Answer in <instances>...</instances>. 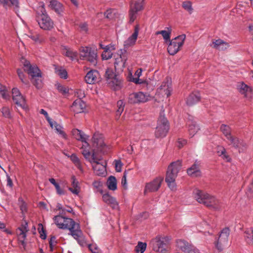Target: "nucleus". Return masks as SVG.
Returning <instances> with one entry per match:
<instances>
[{
  "mask_svg": "<svg viewBox=\"0 0 253 253\" xmlns=\"http://www.w3.org/2000/svg\"><path fill=\"white\" fill-rule=\"evenodd\" d=\"M187 143V141L184 139H179L177 141V147L179 148H181L183 146L186 145Z\"/></svg>",
  "mask_w": 253,
  "mask_h": 253,
  "instance_id": "680f3d73",
  "label": "nucleus"
},
{
  "mask_svg": "<svg viewBox=\"0 0 253 253\" xmlns=\"http://www.w3.org/2000/svg\"><path fill=\"white\" fill-rule=\"evenodd\" d=\"M126 175H127V172L125 171L124 172V175L122 178V181H121V184H122V186L124 187L126 186Z\"/></svg>",
  "mask_w": 253,
  "mask_h": 253,
  "instance_id": "e2e57ef3",
  "label": "nucleus"
},
{
  "mask_svg": "<svg viewBox=\"0 0 253 253\" xmlns=\"http://www.w3.org/2000/svg\"><path fill=\"white\" fill-rule=\"evenodd\" d=\"M193 193L195 199L198 203L211 209L219 211L222 207V203L213 196L199 189L195 190Z\"/></svg>",
  "mask_w": 253,
  "mask_h": 253,
  "instance_id": "f03ea898",
  "label": "nucleus"
},
{
  "mask_svg": "<svg viewBox=\"0 0 253 253\" xmlns=\"http://www.w3.org/2000/svg\"><path fill=\"white\" fill-rule=\"evenodd\" d=\"M27 226V223H26L25 225L22 227L18 228V230L20 231V232L18 233L19 239L22 242V244H24V240L26 237V233L28 231Z\"/></svg>",
  "mask_w": 253,
  "mask_h": 253,
  "instance_id": "f704fd0d",
  "label": "nucleus"
},
{
  "mask_svg": "<svg viewBox=\"0 0 253 253\" xmlns=\"http://www.w3.org/2000/svg\"><path fill=\"white\" fill-rule=\"evenodd\" d=\"M226 152V149L222 147H218L217 153L219 156L221 157L224 153Z\"/></svg>",
  "mask_w": 253,
  "mask_h": 253,
  "instance_id": "0e129e2a",
  "label": "nucleus"
},
{
  "mask_svg": "<svg viewBox=\"0 0 253 253\" xmlns=\"http://www.w3.org/2000/svg\"><path fill=\"white\" fill-rule=\"evenodd\" d=\"M103 201L109 205L113 209H117L119 207L118 203L116 199L108 194H105L102 196Z\"/></svg>",
  "mask_w": 253,
  "mask_h": 253,
  "instance_id": "bb28decb",
  "label": "nucleus"
},
{
  "mask_svg": "<svg viewBox=\"0 0 253 253\" xmlns=\"http://www.w3.org/2000/svg\"><path fill=\"white\" fill-rule=\"evenodd\" d=\"M171 91V88L166 83L162 84L159 88V92L162 94L166 95L167 97L170 96Z\"/></svg>",
  "mask_w": 253,
  "mask_h": 253,
  "instance_id": "e433bc0d",
  "label": "nucleus"
},
{
  "mask_svg": "<svg viewBox=\"0 0 253 253\" xmlns=\"http://www.w3.org/2000/svg\"><path fill=\"white\" fill-rule=\"evenodd\" d=\"M79 27L82 32L86 33L88 31L87 25L85 23L81 24Z\"/></svg>",
  "mask_w": 253,
  "mask_h": 253,
  "instance_id": "052dcab7",
  "label": "nucleus"
},
{
  "mask_svg": "<svg viewBox=\"0 0 253 253\" xmlns=\"http://www.w3.org/2000/svg\"><path fill=\"white\" fill-rule=\"evenodd\" d=\"M70 158L71 161L77 167V168L80 169H82L81 162L79 159L76 156V155H75V154H72L71 156H70Z\"/></svg>",
  "mask_w": 253,
  "mask_h": 253,
  "instance_id": "de8ad7c7",
  "label": "nucleus"
},
{
  "mask_svg": "<svg viewBox=\"0 0 253 253\" xmlns=\"http://www.w3.org/2000/svg\"><path fill=\"white\" fill-rule=\"evenodd\" d=\"M1 112L3 117L6 118L11 117L10 109L7 107H3L1 108Z\"/></svg>",
  "mask_w": 253,
  "mask_h": 253,
  "instance_id": "3c124183",
  "label": "nucleus"
},
{
  "mask_svg": "<svg viewBox=\"0 0 253 253\" xmlns=\"http://www.w3.org/2000/svg\"><path fill=\"white\" fill-rule=\"evenodd\" d=\"M182 7L189 14H191L193 12V9L192 6V3L190 1H184L182 3Z\"/></svg>",
  "mask_w": 253,
  "mask_h": 253,
  "instance_id": "49530a36",
  "label": "nucleus"
},
{
  "mask_svg": "<svg viewBox=\"0 0 253 253\" xmlns=\"http://www.w3.org/2000/svg\"><path fill=\"white\" fill-rule=\"evenodd\" d=\"M144 0H136L131 2L129 13L131 23L133 22L136 19L137 12L143 9Z\"/></svg>",
  "mask_w": 253,
  "mask_h": 253,
  "instance_id": "4468645a",
  "label": "nucleus"
},
{
  "mask_svg": "<svg viewBox=\"0 0 253 253\" xmlns=\"http://www.w3.org/2000/svg\"><path fill=\"white\" fill-rule=\"evenodd\" d=\"M169 130V124L167 118L162 114L160 115L156 128L155 135L156 138L165 137Z\"/></svg>",
  "mask_w": 253,
  "mask_h": 253,
  "instance_id": "423d86ee",
  "label": "nucleus"
},
{
  "mask_svg": "<svg viewBox=\"0 0 253 253\" xmlns=\"http://www.w3.org/2000/svg\"><path fill=\"white\" fill-rule=\"evenodd\" d=\"M75 94L78 97H79V99H81V98L84 97V92L81 89L77 90L75 91Z\"/></svg>",
  "mask_w": 253,
  "mask_h": 253,
  "instance_id": "774afa93",
  "label": "nucleus"
},
{
  "mask_svg": "<svg viewBox=\"0 0 253 253\" xmlns=\"http://www.w3.org/2000/svg\"><path fill=\"white\" fill-rule=\"evenodd\" d=\"M164 178L158 176L152 181L146 183L144 189V194L147 192H155L157 191L161 186Z\"/></svg>",
  "mask_w": 253,
  "mask_h": 253,
  "instance_id": "2eb2a0df",
  "label": "nucleus"
},
{
  "mask_svg": "<svg viewBox=\"0 0 253 253\" xmlns=\"http://www.w3.org/2000/svg\"><path fill=\"white\" fill-rule=\"evenodd\" d=\"M56 74L61 78L66 79L67 78V72L65 69L62 67L55 68Z\"/></svg>",
  "mask_w": 253,
  "mask_h": 253,
  "instance_id": "37998d69",
  "label": "nucleus"
},
{
  "mask_svg": "<svg viewBox=\"0 0 253 253\" xmlns=\"http://www.w3.org/2000/svg\"><path fill=\"white\" fill-rule=\"evenodd\" d=\"M117 106L118 109L116 113V119L118 120L124 110L125 105L123 101L122 100H119L117 102Z\"/></svg>",
  "mask_w": 253,
  "mask_h": 253,
  "instance_id": "58836bf2",
  "label": "nucleus"
},
{
  "mask_svg": "<svg viewBox=\"0 0 253 253\" xmlns=\"http://www.w3.org/2000/svg\"><path fill=\"white\" fill-rule=\"evenodd\" d=\"M116 75L113 70L111 69L108 68L105 72V77L106 80L110 83L109 80H114Z\"/></svg>",
  "mask_w": 253,
  "mask_h": 253,
  "instance_id": "a18cd8bd",
  "label": "nucleus"
},
{
  "mask_svg": "<svg viewBox=\"0 0 253 253\" xmlns=\"http://www.w3.org/2000/svg\"><path fill=\"white\" fill-rule=\"evenodd\" d=\"M185 38V35L183 34L170 40L168 47V52L171 55H175L183 45Z\"/></svg>",
  "mask_w": 253,
  "mask_h": 253,
  "instance_id": "0eeeda50",
  "label": "nucleus"
},
{
  "mask_svg": "<svg viewBox=\"0 0 253 253\" xmlns=\"http://www.w3.org/2000/svg\"><path fill=\"white\" fill-rule=\"evenodd\" d=\"M181 168V162L179 161L171 163L168 167L165 180L171 190H176L175 180Z\"/></svg>",
  "mask_w": 253,
  "mask_h": 253,
  "instance_id": "20e7f679",
  "label": "nucleus"
},
{
  "mask_svg": "<svg viewBox=\"0 0 253 253\" xmlns=\"http://www.w3.org/2000/svg\"><path fill=\"white\" fill-rule=\"evenodd\" d=\"M40 113H41V114H43L45 116L46 120L48 122L50 126L51 127V128H53L52 120L48 116L47 112L44 109H42L40 110Z\"/></svg>",
  "mask_w": 253,
  "mask_h": 253,
  "instance_id": "603ef678",
  "label": "nucleus"
},
{
  "mask_svg": "<svg viewBox=\"0 0 253 253\" xmlns=\"http://www.w3.org/2000/svg\"><path fill=\"white\" fill-rule=\"evenodd\" d=\"M227 139L230 141V145L239 149V152L243 151L247 147L246 143L237 137L231 135Z\"/></svg>",
  "mask_w": 253,
  "mask_h": 253,
  "instance_id": "6ab92c4d",
  "label": "nucleus"
},
{
  "mask_svg": "<svg viewBox=\"0 0 253 253\" xmlns=\"http://www.w3.org/2000/svg\"><path fill=\"white\" fill-rule=\"evenodd\" d=\"M12 94L13 101L18 106L23 109L27 108L25 98L21 94L18 88H13L12 90Z\"/></svg>",
  "mask_w": 253,
  "mask_h": 253,
  "instance_id": "dca6fc26",
  "label": "nucleus"
},
{
  "mask_svg": "<svg viewBox=\"0 0 253 253\" xmlns=\"http://www.w3.org/2000/svg\"><path fill=\"white\" fill-rule=\"evenodd\" d=\"M55 223L60 229L69 230L71 235L81 246H84L86 242L80 224L76 223L72 218L65 217L61 215H56L54 217Z\"/></svg>",
  "mask_w": 253,
  "mask_h": 253,
  "instance_id": "f257e3e1",
  "label": "nucleus"
},
{
  "mask_svg": "<svg viewBox=\"0 0 253 253\" xmlns=\"http://www.w3.org/2000/svg\"><path fill=\"white\" fill-rule=\"evenodd\" d=\"M115 62L114 67L115 70L118 73L121 72L125 67V64L126 60V58L125 54H118L114 55Z\"/></svg>",
  "mask_w": 253,
  "mask_h": 253,
  "instance_id": "a211bd4d",
  "label": "nucleus"
},
{
  "mask_svg": "<svg viewBox=\"0 0 253 253\" xmlns=\"http://www.w3.org/2000/svg\"><path fill=\"white\" fill-rule=\"evenodd\" d=\"M34 85L38 89L41 88L42 86V77L40 78H35L34 79H31Z\"/></svg>",
  "mask_w": 253,
  "mask_h": 253,
  "instance_id": "09e8293b",
  "label": "nucleus"
},
{
  "mask_svg": "<svg viewBox=\"0 0 253 253\" xmlns=\"http://www.w3.org/2000/svg\"><path fill=\"white\" fill-rule=\"evenodd\" d=\"M80 56L83 60L89 61L92 65L97 64V53L89 47H81L80 49Z\"/></svg>",
  "mask_w": 253,
  "mask_h": 253,
  "instance_id": "6e6552de",
  "label": "nucleus"
},
{
  "mask_svg": "<svg viewBox=\"0 0 253 253\" xmlns=\"http://www.w3.org/2000/svg\"><path fill=\"white\" fill-rule=\"evenodd\" d=\"M88 247L91 253H100L98 247L96 245L89 244Z\"/></svg>",
  "mask_w": 253,
  "mask_h": 253,
  "instance_id": "6e6d98bb",
  "label": "nucleus"
},
{
  "mask_svg": "<svg viewBox=\"0 0 253 253\" xmlns=\"http://www.w3.org/2000/svg\"><path fill=\"white\" fill-rule=\"evenodd\" d=\"M150 97L148 93L139 91L129 94L128 99L130 103L135 104L146 102L150 99Z\"/></svg>",
  "mask_w": 253,
  "mask_h": 253,
  "instance_id": "f8f14e48",
  "label": "nucleus"
},
{
  "mask_svg": "<svg viewBox=\"0 0 253 253\" xmlns=\"http://www.w3.org/2000/svg\"><path fill=\"white\" fill-rule=\"evenodd\" d=\"M85 107V103L81 99H77L73 103L71 110L76 114L82 113L84 112Z\"/></svg>",
  "mask_w": 253,
  "mask_h": 253,
  "instance_id": "aec40b11",
  "label": "nucleus"
},
{
  "mask_svg": "<svg viewBox=\"0 0 253 253\" xmlns=\"http://www.w3.org/2000/svg\"><path fill=\"white\" fill-rule=\"evenodd\" d=\"M230 232L229 227H225L220 231L217 240L215 242V246L219 252L222 251L227 246Z\"/></svg>",
  "mask_w": 253,
  "mask_h": 253,
  "instance_id": "1a4fd4ad",
  "label": "nucleus"
},
{
  "mask_svg": "<svg viewBox=\"0 0 253 253\" xmlns=\"http://www.w3.org/2000/svg\"><path fill=\"white\" fill-rule=\"evenodd\" d=\"M17 74L19 79L23 83L26 84V81L25 80V75L21 69H18L17 70Z\"/></svg>",
  "mask_w": 253,
  "mask_h": 253,
  "instance_id": "bf43d9fd",
  "label": "nucleus"
},
{
  "mask_svg": "<svg viewBox=\"0 0 253 253\" xmlns=\"http://www.w3.org/2000/svg\"><path fill=\"white\" fill-rule=\"evenodd\" d=\"M147 247L146 243L138 242L137 245L135 247V251L136 253H143Z\"/></svg>",
  "mask_w": 253,
  "mask_h": 253,
  "instance_id": "c03bdc74",
  "label": "nucleus"
},
{
  "mask_svg": "<svg viewBox=\"0 0 253 253\" xmlns=\"http://www.w3.org/2000/svg\"><path fill=\"white\" fill-rule=\"evenodd\" d=\"M84 143V144H83L81 147V152L84 158L89 162V160H91L92 159V155L91 156V153L89 151V145L87 141Z\"/></svg>",
  "mask_w": 253,
  "mask_h": 253,
  "instance_id": "7c9ffc66",
  "label": "nucleus"
},
{
  "mask_svg": "<svg viewBox=\"0 0 253 253\" xmlns=\"http://www.w3.org/2000/svg\"><path fill=\"white\" fill-rule=\"evenodd\" d=\"M199 130V126L195 122H189L188 131L189 135L193 137Z\"/></svg>",
  "mask_w": 253,
  "mask_h": 253,
  "instance_id": "4c0bfd02",
  "label": "nucleus"
},
{
  "mask_svg": "<svg viewBox=\"0 0 253 253\" xmlns=\"http://www.w3.org/2000/svg\"><path fill=\"white\" fill-rule=\"evenodd\" d=\"M0 4L5 7H12L16 10L19 7L18 0H0Z\"/></svg>",
  "mask_w": 253,
  "mask_h": 253,
  "instance_id": "c756f323",
  "label": "nucleus"
},
{
  "mask_svg": "<svg viewBox=\"0 0 253 253\" xmlns=\"http://www.w3.org/2000/svg\"><path fill=\"white\" fill-rule=\"evenodd\" d=\"M36 20L40 27L44 30L50 31L54 27V22L48 15L42 2L38 8Z\"/></svg>",
  "mask_w": 253,
  "mask_h": 253,
  "instance_id": "7ed1b4c3",
  "label": "nucleus"
},
{
  "mask_svg": "<svg viewBox=\"0 0 253 253\" xmlns=\"http://www.w3.org/2000/svg\"><path fill=\"white\" fill-rule=\"evenodd\" d=\"M115 169L116 171L121 172L122 170V167L123 166V163L121 160H115Z\"/></svg>",
  "mask_w": 253,
  "mask_h": 253,
  "instance_id": "13d9d810",
  "label": "nucleus"
},
{
  "mask_svg": "<svg viewBox=\"0 0 253 253\" xmlns=\"http://www.w3.org/2000/svg\"><path fill=\"white\" fill-rule=\"evenodd\" d=\"M56 85L57 90L60 92L62 93L63 94L68 93L69 90L65 86L60 84H57Z\"/></svg>",
  "mask_w": 253,
  "mask_h": 253,
  "instance_id": "5fc2aeb1",
  "label": "nucleus"
},
{
  "mask_svg": "<svg viewBox=\"0 0 253 253\" xmlns=\"http://www.w3.org/2000/svg\"><path fill=\"white\" fill-rule=\"evenodd\" d=\"M66 52H65V55L68 57L71 58L72 59H73L77 56V53L76 52H73V51L65 48Z\"/></svg>",
  "mask_w": 253,
  "mask_h": 253,
  "instance_id": "864d4df0",
  "label": "nucleus"
},
{
  "mask_svg": "<svg viewBox=\"0 0 253 253\" xmlns=\"http://www.w3.org/2000/svg\"><path fill=\"white\" fill-rule=\"evenodd\" d=\"M201 99L200 93L198 91L191 93L186 99V104L188 106H192L198 103Z\"/></svg>",
  "mask_w": 253,
  "mask_h": 253,
  "instance_id": "a878e982",
  "label": "nucleus"
},
{
  "mask_svg": "<svg viewBox=\"0 0 253 253\" xmlns=\"http://www.w3.org/2000/svg\"><path fill=\"white\" fill-rule=\"evenodd\" d=\"M92 146L96 148L98 151H103L104 148L106 146L104 142L103 135L98 132H95L92 138Z\"/></svg>",
  "mask_w": 253,
  "mask_h": 253,
  "instance_id": "f3484780",
  "label": "nucleus"
},
{
  "mask_svg": "<svg viewBox=\"0 0 253 253\" xmlns=\"http://www.w3.org/2000/svg\"><path fill=\"white\" fill-rule=\"evenodd\" d=\"M176 243L177 247L184 253H200L197 248L184 240H177Z\"/></svg>",
  "mask_w": 253,
  "mask_h": 253,
  "instance_id": "ddd939ff",
  "label": "nucleus"
},
{
  "mask_svg": "<svg viewBox=\"0 0 253 253\" xmlns=\"http://www.w3.org/2000/svg\"><path fill=\"white\" fill-rule=\"evenodd\" d=\"M53 124V128H55L56 132L58 133L60 135H61L64 138H67V135L66 133L62 130L63 127L62 126L58 124L56 122L52 121Z\"/></svg>",
  "mask_w": 253,
  "mask_h": 253,
  "instance_id": "79ce46f5",
  "label": "nucleus"
},
{
  "mask_svg": "<svg viewBox=\"0 0 253 253\" xmlns=\"http://www.w3.org/2000/svg\"><path fill=\"white\" fill-rule=\"evenodd\" d=\"M55 189L56 190V192L58 194L60 195H64L65 194V192L63 190H62L59 185L58 184L55 187Z\"/></svg>",
  "mask_w": 253,
  "mask_h": 253,
  "instance_id": "338daca9",
  "label": "nucleus"
},
{
  "mask_svg": "<svg viewBox=\"0 0 253 253\" xmlns=\"http://www.w3.org/2000/svg\"><path fill=\"white\" fill-rule=\"evenodd\" d=\"M102 48L104 49V51L102 54V57L103 59L108 60L110 59L112 56V53L110 51V47L107 45L105 47H103L102 44H100Z\"/></svg>",
  "mask_w": 253,
  "mask_h": 253,
  "instance_id": "a19ab883",
  "label": "nucleus"
},
{
  "mask_svg": "<svg viewBox=\"0 0 253 253\" xmlns=\"http://www.w3.org/2000/svg\"><path fill=\"white\" fill-rule=\"evenodd\" d=\"M166 29L167 30H162L160 31H157L156 32L155 34L156 35L161 34L162 35L164 40L166 42L168 41H170V36L171 33V29L170 27H167Z\"/></svg>",
  "mask_w": 253,
  "mask_h": 253,
  "instance_id": "473e14b6",
  "label": "nucleus"
},
{
  "mask_svg": "<svg viewBox=\"0 0 253 253\" xmlns=\"http://www.w3.org/2000/svg\"><path fill=\"white\" fill-rule=\"evenodd\" d=\"M139 29L137 26L134 29L133 33L124 42V47L127 48L135 43L138 35Z\"/></svg>",
  "mask_w": 253,
  "mask_h": 253,
  "instance_id": "b1692460",
  "label": "nucleus"
},
{
  "mask_svg": "<svg viewBox=\"0 0 253 253\" xmlns=\"http://www.w3.org/2000/svg\"><path fill=\"white\" fill-rule=\"evenodd\" d=\"M91 163L94 172L99 176H104L106 173V163L103 162L101 158L97 157L95 152L92 154L91 160H89Z\"/></svg>",
  "mask_w": 253,
  "mask_h": 253,
  "instance_id": "39448f33",
  "label": "nucleus"
},
{
  "mask_svg": "<svg viewBox=\"0 0 253 253\" xmlns=\"http://www.w3.org/2000/svg\"><path fill=\"white\" fill-rule=\"evenodd\" d=\"M56 237L52 236L49 241L50 251L52 252L53 251L54 246L56 244Z\"/></svg>",
  "mask_w": 253,
  "mask_h": 253,
  "instance_id": "4d7b16f0",
  "label": "nucleus"
},
{
  "mask_svg": "<svg viewBox=\"0 0 253 253\" xmlns=\"http://www.w3.org/2000/svg\"><path fill=\"white\" fill-rule=\"evenodd\" d=\"M38 230L40 234V237L42 239H45L46 238V231L43 228V226L42 224L40 223L38 225Z\"/></svg>",
  "mask_w": 253,
  "mask_h": 253,
  "instance_id": "8fccbe9b",
  "label": "nucleus"
},
{
  "mask_svg": "<svg viewBox=\"0 0 253 253\" xmlns=\"http://www.w3.org/2000/svg\"><path fill=\"white\" fill-rule=\"evenodd\" d=\"M168 241V237L158 236L151 241L150 244L154 251L164 253L166 252V242Z\"/></svg>",
  "mask_w": 253,
  "mask_h": 253,
  "instance_id": "9b49d317",
  "label": "nucleus"
},
{
  "mask_svg": "<svg viewBox=\"0 0 253 253\" xmlns=\"http://www.w3.org/2000/svg\"><path fill=\"white\" fill-rule=\"evenodd\" d=\"M213 47L218 50H224L228 46V44L223 41L219 39L212 42Z\"/></svg>",
  "mask_w": 253,
  "mask_h": 253,
  "instance_id": "72a5a7b5",
  "label": "nucleus"
},
{
  "mask_svg": "<svg viewBox=\"0 0 253 253\" xmlns=\"http://www.w3.org/2000/svg\"><path fill=\"white\" fill-rule=\"evenodd\" d=\"M72 134L74 138L78 141L84 142L88 138V136L85 135L84 132L78 129H74L72 130Z\"/></svg>",
  "mask_w": 253,
  "mask_h": 253,
  "instance_id": "c85d7f7f",
  "label": "nucleus"
},
{
  "mask_svg": "<svg viewBox=\"0 0 253 253\" xmlns=\"http://www.w3.org/2000/svg\"><path fill=\"white\" fill-rule=\"evenodd\" d=\"M237 89L239 92L245 97H248L251 95L252 92V89L251 86L248 85L244 82L239 83L237 85Z\"/></svg>",
  "mask_w": 253,
  "mask_h": 253,
  "instance_id": "393cba45",
  "label": "nucleus"
},
{
  "mask_svg": "<svg viewBox=\"0 0 253 253\" xmlns=\"http://www.w3.org/2000/svg\"><path fill=\"white\" fill-rule=\"evenodd\" d=\"M86 83L93 84L99 81L100 75L96 70H91L89 71L84 77Z\"/></svg>",
  "mask_w": 253,
  "mask_h": 253,
  "instance_id": "412c9836",
  "label": "nucleus"
},
{
  "mask_svg": "<svg viewBox=\"0 0 253 253\" xmlns=\"http://www.w3.org/2000/svg\"><path fill=\"white\" fill-rule=\"evenodd\" d=\"M244 238L249 244H253V228L247 229L244 232Z\"/></svg>",
  "mask_w": 253,
  "mask_h": 253,
  "instance_id": "2f4dec72",
  "label": "nucleus"
},
{
  "mask_svg": "<svg viewBox=\"0 0 253 253\" xmlns=\"http://www.w3.org/2000/svg\"><path fill=\"white\" fill-rule=\"evenodd\" d=\"M187 172L192 177L200 176L201 172L200 169V163L196 161L195 163L187 169Z\"/></svg>",
  "mask_w": 253,
  "mask_h": 253,
  "instance_id": "4be33fe9",
  "label": "nucleus"
},
{
  "mask_svg": "<svg viewBox=\"0 0 253 253\" xmlns=\"http://www.w3.org/2000/svg\"><path fill=\"white\" fill-rule=\"evenodd\" d=\"M220 129L227 139L232 135L231 129L229 126L222 124L220 127Z\"/></svg>",
  "mask_w": 253,
  "mask_h": 253,
  "instance_id": "ea45409f",
  "label": "nucleus"
},
{
  "mask_svg": "<svg viewBox=\"0 0 253 253\" xmlns=\"http://www.w3.org/2000/svg\"><path fill=\"white\" fill-rule=\"evenodd\" d=\"M6 185L10 188L13 186L12 180L8 174L6 175Z\"/></svg>",
  "mask_w": 253,
  "mask_h": 253,
  "instance_id": "69168bd1",
  "label": "nucleus"
},
{
  "mask_svg": "<svg viewBox=\"0 0 253 253\" xmlns=\"http://www.w3.org/2000/svg\"><path fill=\"white\" fill-rule=\"evenodd\" d=\"M71 185L72 187H69L68 190L73 194L78 195L80 192L81 187L79 181L74 175L71 177Z\"/></svg>",
  "mask_w": 253,
  "mask_h": 253,
  "instance_id": "cd10ccee",
  "label": "nucleus"
},
{
  "mask_svg": "<svg viewBox=\"0 0 253 253\" xmlns=\"http://www.w3.org/2000/svg\"><path fill=\"white\" fill-rule=\"evenodd\" d=\"M107 185L109 189L114 191L117 189V180L115 176H110L107 181Z\"/></svg>",
  "mask_w": 253,
  "mask_h": 253,
  "instance_id": "c9c22d12",
  "label": "nucleus"
},
{
  "mask_svg": "<svg viewBox=\"0 0 253 253\" xmlns=\"http://www.w3.org/2000/svg\"><path fill=\"white\" fill-rule=\"evenodd\" d=\"M21 61L23 64L24 71L31 77V79L42 77L41 72L37 65H31L29 61L24 58H22Z\"/></svg>",
  "mask_w": 253,
  "mask_h": 253,
  "instance_id": "9d476101",
  "label": "nucleus"
},
{
  "mask_svg": "<svg viewBox=\"0 0 253 253\" xmlns=\"http://www.w3.org/2000/svg\"><path fill=\"white\" fill-rule=\"evenodd\" d=\"M49 7L54 10L57 14L61 15L64 11L63 4L58 0H48Z\"/></svg>",
  "mask_w": 253,
  "mask_h": 253,
  "instance_id": "5701e85b",
  "label": "nucleus"
}]
</instances>
